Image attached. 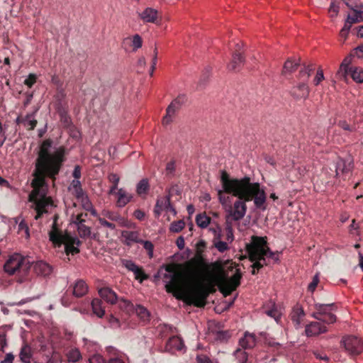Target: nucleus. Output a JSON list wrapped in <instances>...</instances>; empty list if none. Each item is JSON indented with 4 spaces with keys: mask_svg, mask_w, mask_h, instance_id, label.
Returning a JSON list of instances; mask_svg holds the SVG:
<instances>
[{
    "mask_svg": "<svg viewBox=\"0 0 363 363\" xmlns=\"http://www.w3.org/2000/svg\"><path fill=\"white\" fill-rule=\"evenodd\" d=\"M68 153V149L65 145H58L50 138L43 140L39 145L33 173L34 178L30 184L33 190L28 195V201L33 203L32 207L35 211V220L48 213V208L53 206L52 198L48 196V184L46 178L52 181L56 179L67 161Z\"/></svg>",
    "mask_w": 363,
    "mask_h": 363,
    "instance_id": "obj_1",
    "label": "nucleus"
},
{
    "mask_svg": "<svg viewBox=\"0 0 363 363\" xmlns=\"http://www.w3.org/2000/svg\"><path fill=\"white\" fill-rule=\"evenodd\" d=\"M177 267L174 264L165 267L166 272L172 274H164V278L170 279L165 285L166 291L189 305L204 307L209 292L202 284V280L209 270L208 264L201 255H198L186 264L182 271H177Z\"/></svg>",
    "mask_w": 363,
    "mask_h": 363,
    "instance_id": "obj_2",
    "label": "nucleus"
},
{
    "mask_svg": "<svg viewBox=\"0 0 363 363\" xmlns=\"http://www.w3.org/2000/svg\"><path fill=\"white\" fill-rule=\"evenodd\" d=\"M220 183L227 194L238 198L227 216L228 220L230 217L235 221L242 219L246 214V202L248 201H253L258 209H266L267 194L264 188L258 182H252L250 177L245 176L241 179L231 178L227 172L222 170Z\"/></svg>",
    "mask_w": 363,
    "mask_h": 363,
    "instance_id": "obj_3",
    "label": "nucleus"
},
{
    "mask_svg": "<svg viewBox=\"0 0 363 363\" xmlns=\"http://www.w3.org/2000/svg\"><path fill=\"white\" fill-rule=\"evenodd\" d=\"M315 311L312 314L316 320L306 325L305 333L307 337H315L328 332V326L336 322L337 317L333 313L336 310V306L332 303H316L314 305Z\"/></svg>",
    "mask_w": 363,
    "mask_h": 363,
    "instance_id": "obj_4",
    "label": "nucleus"
},
{
    "mask_svg": "<svg viewBox=\"0 0 363 363\" xmlns=\"http://www.w3.org/2000/svg\"><path fill=\"white\" fill-rule=\"evenodd\" d=\"M58 216L55 215L51 230L49 231L50 240L57 247H60L62 244L65 245V250L67 255H72L79 252V246L82 245L77 238L72 236L68 233H63L59 228L57 224Z\"/></svg>",
    "mask_w": 363,
    "mask_h": 363,
    "instance_id": "obj_5",
    "label": "nucleus"
},
{
    "mask_svg": "<svg viewBox=\"0 0 363 363\" xmlns=\"http://www.w3.org/2000/svg\"><path fill=\"white\" fill-rule=\"evenodd\" d=\"M31 263L29 259L19 253L10 255L4 265V269L9 275H15L17 282L24 283L30 279Z\"/></svg>",
    "mask_w": 363,
    "mask_h": 363,
    "instance_id": "obj_6",
    "label": "nucleus"
},
{
    "mask_svg": "<svg viewBox=\"0 0 363 363\" xmlns=\"http://www.w3.org/2000/svg\"><path fill=\"white\" fill-rule=\"evenodd\" d=\"M250 247L252 250V259H264V257L272 259L274 262L279 261V252H273L268 246L267 237L252 235L251 237Z\"/></svg>",
    "mask_w": 363,
    "mask_h": 363,
    "instance_id": "obj_7",
    "label": "nucleus"
},
{
    "mask_svg": "<svg viewBox=\"0 0 363 363\" xmlns=\"http://www.w3.org/2000/svg\"><path fill=\"white\" fill-rule=\"evenodd\" d=\"M341 345L351 356H357L363 352V341L354 335H347L342 337Z\"/></svg>",
    "mask_w": 363,
    "mask_h": 363,
    "instance_id": "obj_8",
    "label": "nucleus"
},
{
    "mask_svg": "<svg viewBox=\"0 0 363 363\" xmlns=\"http://www.w3.org/2000/svg\"><path fill=\"white\" fill-rule=\"evenodd\" d=\"M186 101V96L184 94L179 95L168 106L166 110V115L163 117L162 123L168 125L172 121L174 114L182 108Z\"/></svg>",
    "mask_w": 363,
    "mask_h": 363,
    "instance_id": "obj_9",
    "label": "nucleus"
},
{
    "mask_svg": "<svg viewBox=\"0 0 363 363\" xmlns=\"http://www.w3.org/2000/svg\"><path fill=\"white\" fill-rule=\"evenodd\" d=\"M345 4L352 11V13H349L347 15L345 23L352 27V24L354 23L362 22L363 11L359 10V9H362L363 7L362 4L359 3V4L353 5L350 4L348 1H346Z\"/></svg>",
    "mask_w": 363,
    "mask_h": 363,
    "instance_id": "obj_10",
    "label": "nucleus"
},
{
    "mask_svg": "<svg viewBox=\"0 0 363 363\" xmlns=\"http://www.w3.org/2000/svg\"><path fill=\"white\" fill-rule=\"evenodd\" d=\"M163 211H169L174 215H176L177 211L172 206L170 202V196L160 197L157 199L155 208L154 213L156 217H159Z\"/></svg>",
    "mask_w": 363,
    "mask_h": 363,
    "instance_id": "obj_11",
    "label": "nucleus"
},
{
    "mask_svg": "<svg viewBox=\"0 0 363 363\" xmlns=\"http://www.w3.org/2000/svg\"><path fill=\"white\" fill-rule=\"evenodd\" d=\"M235 50L233 52L232 60L228 65V69L230 71L240 70L241 65L245 62V57L242 55V47L238 43L235 45Z\"/></svg>",
    "mask_w": 363,
    "mask_h": 363,
    "instance_id": "obj_12",
    "label": "nucleus"
},
{
    "mask_svg": "<svg viewBox=\"0 0 363 363\" xmlns=\"http://www.w3.org/2000/svg\"><path fill=\"white\" fill-rule=\"evenodd\" d=\"M123 265L129 271L133 272L135 275V279L140 282L148 279V276L145 273L143 269L138 266L132 260L124 259L123 260Z\"/></svg>",
    "mask_w": 363,
    "mask_h": 363,
    "instance_id": "obj_13",
    "label": "nucleus"
},
{
    "mask_svg": "<svg viewBox=\"0 0 363 363\" xmlns=\"http://www.w3.org/2000/svg\"><path fill=\"white\" fill-rule=\"evenodd\" d=\"M107 363H126L127 357L116 348L108 346L106 348Z\"/></svg>",
    "mask_w": 363,
    "mask_h": 363,
    "instance_id": "obj_14",
    "label": "nucleus"
},
{
    "mask_svg": "<svg viewBox=\"0 0 363 363\" xmlns=\"http://www.w3.org/2000/svg\"><path fill=\"white\" fill-rule=\"evenodd\" d=\"M291 94L296 99H306L309 94V89L306 82H301L291 90Z\"/></svg>",
    "mask_w": 363,
    "mask_h": 363,
    "instance_id": "obj_15",
    "label": "nucleus"
},
{
    "mask_svg": "<svg viewBox=\"0 0 363 363\" xmlns=\"http://www.w3.org/2000/svg\"><path fill=\"white\" fill-rule=\"evenodd\" d=\"M100 297L110 304H115L118 296L115 291L109 287H102L99 290Z\"/></svg>",
    "mask_w": 363,
    "mask_h": 363,
    "instance_id": "obj_16",
    "label": "nucleus"
},
{
    "mask_svg": "<svg viewBox=\"0 0 363 363\" xmlns=\"http://www.w3.org/2000/svg\"><path fill=\"white\" fill-rule=\"evenodd\" d=\"M256 345V337L254 334L246 332L239 340V346L244 350L252 349Z\"/></svg>",
    "mask_w": 363,
    "mask_h": 363,
    "instance_id": "obj_17",
    "label": "nucleus"
},
{
    "mask_svg": "<svg viewBox=\"0 0 363 363\" xmlns=\"http://www.w3.org/2000/svg\"><path fill=\"white\" fill-rule=\"evenodd\" d=\"M88 292V286L82 279L76 281L72 286V293L76 298L84 296Z\"/></svg>",
    "mask_w": 363,
    "mask_h": 363,
    "instance_id": "obj_18",
    "label": "nucleus"
},
{
    "mask_svg": "<svg viewBox=\"0 0 363 363\" xmlns=\"http://www.w3.org/2000/svg\"><path fill=\"white\" fill-rule=\"evenodd\" d=\"M242 274L239 269H236L235 274L230 278L223 277L219 280L225 283V284L233 288L235 290L240 285V280Z\"/></svg>",
    "mask_w": 363,
    "mask_h": 363,
    "instance_id": "obj_19",
    "label": "nucleus"
},
{
    "mask_svg": "<svg viewBox=\"0 0 363 363\" xmlns=\"http://www.w3.org/2000/svg\"><path fill=\"white\" fill-rule=\"evenodd\" d=\"M33 270L37 275L47 277L52 272V267L43 261H38L34 264Z\"/></svg>",
    "mask_w": 363,
    "mask_h": 363,
    "instance_id": "obj_20",
    "label": "nucleus"
},
{
    "mask_svg": "<svg viewBox=\"0 0 363 363\" xmlns=\"http://www.w3.org/2000/svg\"><path fill=\"white\" fill-rule=\"evenodd\" d=\"M140 16L144 22L156 23L158 19V12L154 9L147 8L140 13Z\"/></svg>",
    "mask_w": 363,
    "mask_h": 363,
    "instance_id": "obj_21",
    "label": "nucleus"
},
{
    "mask_svg": "<svg viewBox=\"0 0 363 363\" xmlns=\"http://www.w3.org/2000/svg\"><path fill=\"white\" fill-rule=\"evenodd\" d=\"M116 195V206L119 208L124 207L133 199V196L126 192V191L123 189H118Z\"/></svg>",
    "mask_w": 363,
    "mask_h": 363,
    "instance_id": "obj_22",
    "label": "nucleus"
},
{
    "mask_svg": "<svg viewBox=\"0 0 363 363\" xmlns=\"http://www.w3.org/2000/svg\"><path fill=\"white\" fill-rule=\"evenodd\" d=\"M132 313H135L143 323H148L150 320V311L140 304L135 305Z\"/></svg>",
    "mask_w": 363,
    "mask_h": 363,
    "instance_id": "obj_23",
    "label": "nucleus"
},
{
    "mask_svg": "<svg viewBox=\"0 0 363 363\" xmlns=\"http://www.w3.org/2000/svg\"><path fill=\"white\" fill-rule=\"evenodd\" d=\"M184 347V344L182 340L177 336H172L170 337L165 346V349L167 351H172L173 350H182Z\"/></svg>",
    "mask_w": 363,
    "mask_h": 363,
    "instance_id": "obj_24",
    "label": "nucleus"
},
{
    "mask_svg": "<svg viewBox=\"0 0 363 363\" xmlns=\"http://www.w3.org/2000/svg\"><path fill=\"white\" fill-rule=\"evenodd\" d=\"M121 236L125 240V244L127 245H130L132 242L139 243L142 242V240L139 238L138 231L123 230L121 233Z\"/></svg>",
    "mask_w": 363,
    "mask_h": 363,
    "instance_id": "obj_25",
    "label": "nucleus"
},
{
    "mask_svg": "<svg viewBox=\"0 0 363 363\" xmlns=\"http://www.w3.org/2000/svg\"><path fill=\"white\" fill-rule=\"evenodd\" d=\"M102 215L111 220V221H116L121 226L126 225V220L122 217L118 213L111 211H104L102 212Z\"/></svg>",
    "mask_w": 363,
    "mask_h": 363,
    "instance_id": "obj_26",
    "label": "nucleus"
},
{
    "mask_svg": "<svg viewBox=\"0 0 363 363\" xmlns=\"http://www.w3.org/2000/svg\"><path fill=\"white\" fill-rule=\"evenodd\" d=\"M67 363H76L82 359V354L77 348H71L65 352Z\"/></svg>",
    "mask_w": 363,
    "mask_h": 363,
    "instance_id": "obj_27",
    "label": "nucleus"
},
{
    "mask_svg": "<svg viewBox=\"0 0 363 363\" xmlns=\"http://www.w3.org/2000/svg\"><path fill=\"white\" fill-rule=\"evenodd\" d=\"M91 308L94 314L99 318H102L105 313L103 302L99 298H94L91 302Z\"/></svg>",
    "mask_w": 363,
    "mask_h": 363,
    "instance_id": "obj_28",
    "label": "nucleus"
},
{
    "mask_svg": "<svg viewBox=\"0 0 363 363\" xmlns=\"http://www.w3.org/2000/svg\"><path fill=\"white\" fill-rule=\"evenodd\" d=\"M350 74L357 83L363 82V69L358 67H350L347 75Z\"/></svg>",
    "mask_w": 363,
    "mask_h": 363,
    "instance_id": "obj_29",
    "label": "nucleus"
},
{
    "mask_svg": "<svg viewBox=\"0 0 363 363\" xmlns=\"http://www.w3.org/2000/svg\"><path fill=\"white\" fill-rule=\"evenodd\" d=\"M150 189L149 181L147 178L141 179L136 185V192L138 196H145Z\"/></svg>",
    "mask_w": 363,
    "mask_h": 363,
    "instance_id": "obj_30",
    "label": "nucleus"
},
{
    "mask_svg": "<svg viewBox=\"0 0 363 363\" xmlns=\"http://www.w3.org/2000/svg\"><path fill=\"white\" fill-rule=\"evenodd\" d=\"M299 66V62L291 58L288 59L283 67L282 74H291L294 72Z\"/></svg>",
    "mask_w": 363,
    "mask_h": 363,
    "instance_id": "obj_31",
    "label": "nucleus"
},
{
    "mask_svg": "<svg viewBox=\"0 0 363 363\" xmlns=\"http://www.w3.org/2000/svg\"><path fill=\"white\" fill-rule=\"evenodd\" d=\"M305 313L303 308L300 306H296L294 308L291 314V320L296 325H299Z\"/></svg>",
    "mask_w": 363,
    "mask_h": 363,
    "instance_id": "obj_32",
    "label": "nucleus"
},
{
    "mask_svg": "<svg viewBox=\"0 0 363 363\" xmlns=\"http://www.w3.org/2000/svg\"><path fill=\"white\" fill-rule=\"evenodd\" d=\"M108 179L109 182L112 184L108 191V194L112 195L116 194L117 192L116 191L118 190V184L120 181L119 176L115 173H110L108 175Z\"/></svg>",
    "mask_w": 363,
    "mask_h": 363,
    "instance_id": "obj_33",
    "label": "nucleus"
},
{
    "mask_svg": "<svg viewBox=\"0 0 363 363\" xmlns=\"http://www.w3.org/2000/svg\"><path fill=\"white\" fill-rule=\"evenodd\" d=\"M19 357L23 363H30L32 357L31 348L27 345H23L21 350Z\"/></svg>",
    "mask_w": 363,
    "mask_h": 363,
    "instance_id": "obj_34",
    "label": "nucleus"
},
{
    "mask_svg": "<svg viewBox=\"0 0 363 363\" xmlns=\"http://www.w3.org/2000/svg\"><path fill=\"white\" fill-rule=\"evenodd\" d=\"M211 218L205 213H199L196 217V223L199 227L206 228L210 223Z\"/></svg>",
    "mask_w": 363,
    "mask_h": 363,
    "instance_id": "obj_35",
    "label": "nucleus"
},
{
    "mask_svg": "<svg viewBox=\"0 0 363 363\" xmlns=\"http://www.w3.org/2000/svg\"><path fill=\"white\" fill-rule=\"evenodd\" d=\"M314 69L315 67L312 64L305 66L303 69L300 70L298 74V79L305 82L309 78L311 73Z\"/></svg>",
    "mask_w": 363,
    "mask_h": 363,
    "instance_id": "obj_36",
    "label": "nucleus"
},
{
    "mask_svg": "<svg viewBox=\"0 0 363 363\" xmlns=\"http://www.w3.org/2000/svg\"><path fill=\"white\" fill-rule=\"evenodd\" d=\"M246 251L248 253L249 255V259L253 262L252 264V268L256 269L257 270H259L264 267V264L262 263V259H252V250L250 247V242L246 244Z\"/></svg>",
    "mask_w": 363,
    "mask_h": 363,
    "instance_id": "obj_37",
    "label": "nucleus"
},
{
    "mask_svg": "<svg viewBox=\"0 0 363 363\" xmlns=\"http://www.w3.org/2000/svg\"><path fill=\"white\" fill-rule=\"evenodd\" d=\"M352 57H354V56L352 55V52H351L350 55L345 57V59L343 60V61L342 62V63L340 65V72H342L344 76H346L348 74V71L350 70V67H349V65L352 62Z\"/></svg>",
    "mask_w": 363,
    "mask_h": 363,
    "instance_id": "obj_38",
    "label": "nucleus"
},
{
    "mask_svg": "<svg viewBox=\"0 0 363 363\" xmlns=\"http://www.w3.org/2000/svg\"><path fill=\"white\" fill-rule=\"evenodd\" d=\"M242 348H238L234 352V356L238 363H246L248 359V354Z\"/></svg>",
    "mask_w": 363,
    "mask_h": 363,
    "instance_id": "obj_39",
    "label": "nucleus"
},
{
    "mask_svg": "<svg viewBox=\"0 0 363 363\" xmlns=\"http://www.w3.org/2000/svg\"><path fill=\"white\" fill-rule=\"evenodd\" d=\"M79 235L82 238H86L91 235V228L86 226L84 223L77 225Z\"/></svg>",
    "mask_w": 363,
    "mask_h": 363,
    "instance_id": "obj_40",
    "label": "nucleus"
},
{
    "mask_svg": "<svg viewBox=\"0 0 363 363\" xmlns=\"http://www.w3.org/2000/svg\"><path fill=\"white\" fill-rule=\"evenodd\" d=\"M225 239L226 241L229 242H232L234 240V235H233V229L232 224L229 222V220L227 219L226 220V225L225 228Z\"/></svg>",
    "mask_w": 363,
    "mask_h": 363,
    "instance_id": "obj_41",
    "label": "nucleus"
},
{
    "mask_svg": "<svg viewBox=\"0 0 363 363\" xmlns=\"http://www.w3.org/2000/svg\"><path fill=\"white\" fill-rule=\"evenodd\" d=\"M134 306L135 305L128 300H119V307L127 313H132L133 311Z\"/></svg>",
    "mask_w": 363,
    "mask_h": 363,
    "instance_id": "obj_42",
    "label": "nucleus"
},
{
    "mask_svg": "<svg viewBox=\"0 0 363 363\" xmlns=\"http://www.w3.org/2000/svg\"><path fill=\"white\" fill-rule=\"evenodd\" d=\"M87 216H88V214L86 213H80L77 215L73 214L72 216V223L75 224L76 225H79L82 223H84Z\"/></svg>",
    "mask_w": 363,
    "mask_h": 363,
    "instance_id": "obj_43",
    "label": "nucleus"
},
{
    "mask_svg": "<svg viewBox=\"0 0 363 363\" xmlns=\"http://www.w3.org/2000/svg\"><path fill=\"white\" fill-rule=\"evenodd\" d=\"M218 287L225 297L230 296L235 289L219 280Z\"/></svg>",
    "mask_w": 363,
    "mask_h": 363,
    "instance_id": "obj_44",
    "label": "nucleus"
},
{
    "mask_svg": "<svg viewBox=\"0 0 363 363\" xmlns=\"http://www.w3.org/2000/svg\"><path fill=\"white\" fill-rule=\"evenodd\" d=\"M185 226V223L182 220L174 221L170 225L169 230L173 233L180 232Z\"/></svg>",
    "mask_w": 363,
    "mask_h": 363,
    "instance_id": "obj_45",
    "label": "nucleus"
},
{
    "mask_svg": "<svg viewBox=\"0 0 363 363\" xmlns=\"http://www.w3.org/2000/svg\"><path fill=\"white\" fill-rule=\"evenodd\" d=\"M18 233H21L22 235L24 234L26 238H28L30 237L29 228L28 224L24 220H22L18 224Z\"/></svg>",
    "mask_w": 363,
    "mask_h": 363,
    "instance_id": "obj_46",
    "label": "nucleus"
},
{
    "mask_svg": "<svg viewBox=\"0 0 363 363\" xmlns=\"http://www.w3.org/2000/svg\"><path fill=\"white\" fill-rule=\"evenodd\" d=\"M213 245L220 252H224L229 249L227 242L222 240H214Z\"/></svg>",
    "mask_w": 363,
    "mask_h": 363,
    "instance_id": "obj_47",
    "label": "nucleus"
},
{
    "mask_svg": "<svg viewBox=\"0 0 363 363\" xmlns=\"http://www.w3.org/2000/svg\"><path fill=\"white\" fill-rule=\"evenodd\" d=\"M88 362L89 363H107V360L101 354H95L92 356H91Z\"/></svg>",
    "mask_w": 363,
    "mask_h": 363,
    "instance_id": "obj_48",
    "label": "nucleus"
},
{
    "mask_svg": "<svg viewBox=\"0 0 363 363\" xmlns=\"http://www.w3.org/2000/svg\"><path fill=\"white\" fill-rule=\"evenodd\" d=\"M132 45L133 47V50H136L142 47L143 40L138 34H135V35H133L132 40Z\"/></svg>",
    "mask_w": 363,
    "mask_h": 363,
    "instance_id": "obj_49",
    "label": "nucleus"
},
{
    "mask_svg": "<svg viewBox=\"0 0 363 363\" xmlns=\"http://www.w3.org/2000/svg\"><path fill=\"white\" fill-rule=\"evenodd\" d=\"M37 81V76L35 74L30 73L28 77L24 80V84L28 88H31Z\"/></svg>",
    "mask_w": 363,
    "mask_h": 363,
    "instance_id": "obj_50",
    "label": "nucleus"
},
{
    "mask_svg": "<svg viewBox=\"0 0 363 363\" xmlns=\"http://www.w3.org/2000/svg\"><path fill=\"white\" fill-rule=\"evenodd\" d=\"M339 2H337L336 0H333L331 4H330V8H329V13H333V14H331V17H335L337 15V13H339Z\"/></svg>",
    "mask_w": 363,
    "mask_h": 363,
    "instance_id": "obj_51",
    "label": "nucleus"
},
{
    "mask_svg": "<svg viewBox=\"0 0 363 363\" xmlns=\"http://www.w3.org/2000/svg\"><path fill=\"white\" fill-rule=\"evenodd\" d=\"M318 283H319V276H318V274H316L313 276L311 282L308 286V291L313 293L315 290Z\"/></svg>",
    "mask_w": 363,
    "mask_h": 363,
    "instance_id": "obj_52",
    "label": "nucleus"
},
{
    "mask_svg": "<svg viewBox=\"0 0 363 363\" xmlns=\"http://www.w3.org/2000/svg\"><path fill=\"white\" fill-rule=\"evenodd\" d=\"M231 334L229 330L218 331L216 333V339L220 341H225L230 338Z\"/></svg>",
    "mask_w": 363,
    "mask_h": 363,
    "instance_id": "obj_53",
    "label": "nucleus"
},
{
    "mask_svg": "<svg viewBox=\"0 0 363 363\" xmlns=\"http://www.w3.org/2000/svg\"><path fill=\"white\" fill-rule=\"evenodd\" d=\"M227 194L225 191L224 188L222 187V189H219L218 191V196L219 201L221 204H225L228 201L229 196H225V194Z\"/></svg>",
    "mask_w": 363,
    "mask_h": 363,
    "instance_id": "obj_54",
    "label": "nucleus"
},
{
    "mask_svg": "<svg viewBox=\"0 0 363 363\" xmlns=\"http://www.w3.org/2000/svg\"><path fill=\"white\" fill-rule=\"evenodd\" d=\"M98 221L101 224V225L104 227H106L108 228H110L111 230H115L116 229V225L113 223L108 222L106 220L105 218H98Z\"/></svg>",
    "mask_w": 363,
    "mask_h": 363,
    "instance_id": "obj_55",
    "label": "nucleus"
},
{
    "mask_svg": "<svg viewBox=\"0 0 363 363\" xmlns=\"http://www.w3.org/2000/svg\"><path fill=\"white\" fill-rule=\"evenodd\" d=\"M209 230L211 231L214 235V240H220L222 238L221 228L217 225L216 228H210Z\"/></svg>",
    "mask_w": 363,
    "mask_h": 363,
    "instance_id": "obj_56",
    "label": "nucleus"
},
{
    "mask_svg": "<svg viewBox=\"0 0 363 363\" xmlns=\"http://www.w3.org/2000/svg\"><path fill=\"white\" fill-rule=\"evenodd\" d=\"M266 313L267 315L274 318V320L278 322L279 318H280V313L279 311L276 308H273L270 310H268L266 311Z\"/></svg>",
    "mask_w": 363,
    "mask_h": 363,
    "instance_id": "obj_57",
    "label": "nucleus"
},
{
    "mask_svg": "<svg viewBox=\"0 0 363 363\" xmlns=\"http://www.w3.org/2000/svg\"><path fill=\"white\" fill-rule=\"evenodd\" d=\"M175 170V162L174 160H171L167 164L166 166V174L168 176L174 175Z\"/></svg>",
    "mask_w": 363,
    "mask_h": 363,
    "instance_id": "obj_58",
    "label": "nucleus"
},
{
    "mask_svg": "<svg viewBox=\"0 0 363 363\" xmlns=\"http://www.w3.org/2000/svg\"><path fill=\"white\" fill-rule=\"evenodd\" d=\"M313 355L316 359L323 360L325 362H329L330 359L328 355L324 352L318 350H315L313 352Z\"/></svg>",
    "mask_w": 363,
    "mask_h": 363,
    "instance_id": "obj_59",
    "label": "nucleus"
},
{
    "mask_svg": "<svg viewBox=\"0 0 363 363\" xmlns=\"http://www.w3.org/2000/svg\"><path fill=\"white\" fill-rule=\"evenodd\" d=\"M337 125L339 127L347 131L353 132L355 130L354 126H351L346 121H340Z\"/></svg>",
    "mask_w": 363,
    "mask_h": 363,
    "instance_id": "obj_60",
    "label": "nucleus"
},
{
    "mask_svg": "<svg viewBox=\"0 0 363 363\" xmlns=\"http://www.w3.org/2000/svg\"><path fill=\"white\" fill-rule=\"evenodd\" d=\"M34 114H35V112H33L32 113H28L25 117L18 116L16 119V123L18 125L21 124V123H23L24 125H26V122L27 121V120H28L31 118H33Z\"/></svg>",
    "mask_w": 363,
    "mask_h": 363,
    "instance_id": "obj_61",
    "label": "nucleus"
},
{
    "mask_svg": "<svg viewBox=\"0 0 363 363\" xmlns=\"http://www.w3.org/2000/svg\"><path fill=\"white\" fill-rule=\"evenodd\" d=\"M81 203L83 208L86 211L91 209V207L93 206L91 201L89 200L87 196L81 199Z\"/></svg>",
    "mask_w": 363,
    "mask_h": 363,
    "instance_id": "obj_62",
    "label": "nucleus"
},
{
    "mask_svg": "<svg viewBox=\"0 0 363 363\" xmlns=\"http://www.w3.org/2000/svg\"><path fill=\"white\" fill-rule=\"evenodd\" d=\"M352 55L358 58H363V45H360L354 48L352 52Z\"/></svg>",
    "mask_w": 363,
    "mask_h": 363,
    "instance_id": "obj_63",
    "label": "nucleus"
},
{
    "mask_svg": "<svg viewBox=\"0 0 363 363\" xmlns=\"http://www.w3.org/2000/svg\"><path fill=\"white\" fill-rule=\"evenodd\" d=\"M197 363H213V361L205 354H199L196 357Z\"/></svg>",
    "mask_w": 363,
    "mask_h": 363,
    "instance_id": "obj_64",
    "label": "nucleus"
}]
</instances>
